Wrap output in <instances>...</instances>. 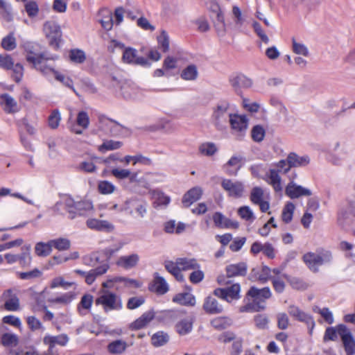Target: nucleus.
I'll return each instance as SVG.
<instances>
[{"label":"nucleus","instance_id":"3","mask_svg":"<svg viewBox=\"0 0 355 355\" xmlns=\"http://www.w3.org/2000/svg\"><path fill=\"white\" fill-rule=\"evenodd\" d=\"M272 293L269 287L262 288L251 286L246 293L243 301L245 304L239 307L240 313L260 312L266 308V301L270 299Z\"/></svg>","mask_w":355,"mask_h":355},{"label":"nucleus","instance_id":"24","mask_svg":"<svg viewBox=\"0 0 355 355\" xmlns=\"http://www.w3.org/2000/svg\"><path fill=\"white\" fill-rule=\"evenodd\" d=\"M149 288L157 294L164 295L168 291V285L164 277L159 276L157 272H155L153 284Z\"/></svg>","mask_w":355,"mask_h":355},{"label":"nucleus","instance_id":"15","mask_svg":"<svg viewBox=\"0 0 355 355\" xmlns=\"http://www.w3.org/2000/svg\"><path fill=\"white\" fill-rule=\"evenodd\" d=\"M229 82L235 93L240 96L243 94L242 89H248L252 85V80L243 73L232 75Z\"/></svg>","mask_w":355,"mask_h":355},{"label":"nucleus","instance_id":"37","mask_svg":"<svg viewBox=\"0 0 355 355\" xmlns=\"http://www.w3.org/2000/svg\"><path fill=\"white\" fill-rule=\"evenodd\" d=\"M169 336L167 333L164 331H157L151 337L152 345L155 347H161L168 343Z\"/></svg>","mask_w":355,"mask_h":355},{"label":"nucleus","instance_id":"29","mask_svg":"<svg viewBox=\"0 0 355 355\" xmlns=\"http://www.w3.org/2000/svg\"><path fill=\"white\" fill-rule=\"evenodd\" d=\"M173 302L183 306H193L196 304V298L190 293H180L173 297Z\"/></svg>","mask_w":355,"mask_h":355},{"label":"nucleus","instance_id":"2","mask_svg":"<svg viewBox=\"0 0 355 355\" xmlns=\"http://www.w3.org/2000/svg\"><path fill=\"white\" fill-rule=\"evenodd\" d=\"M21 47L26 53V61L32 64L33 68L39 71L42 75L47 76L53 70V66L47 64L50 60H55L57 57L49 56L46 52L42 51L41 46L34 42L25 41Z\"/></svg>","mask_w":355,"mask_h":355},{"label":"nucleus","instance_id":"33","mask_svg":"<svg viewBox=\"0 0 355 355\" xmlns=\"http://www.w3.org/2000/svg\"><path fill=\"white\" fill-rule=\"evenodd\" d=\"M18 262L21 267L29 266L31 263V245H25L21 248V252L17 254Z\"/></svg>","mask_w":355,"mask_h":355},{"label":"nucleus","instance_id":"1","mask_svg":"<svg viewBox=\"0 0 355 355\" xmlns=\"http://www.w3.org/2000/svg\"><path fill=\"white\" fill-rule=\"evenodd\" d=\"M59 197L60 200L53 205L52 210L55 214H68V218L71 220L85 215L93 207L91 202L75 201L72 196L67 193H60Z\"/></svg>","mask_w":355,"mask_h":355},{"label":"nucleus","instance_id":"8","mask_svg":"<svg viewBox=\"0 0 355 355\" xmlns=\"http://www.w3.org/2000/svg\"><path fill=\"white\" fill-rule=\"evenodd\" d=\"M247 272L248 264L246 262L241 261L229 264L225 267V276H219L217 280L220 284H230V281H225V278L245 277Z\"/></svg>","mask_w":355,"mask_h":355},{"label":"nucleus","instance_id":"36","mask_svg":"<svg viewBox=\"0 0 355 355\" xmlns=\"http://www.w3.org/2000/svg\"><path fill=\"white\" fill-rule=\"evenodd\" d=\"M124 245V243L121 241H119L117 243H114L113 245L105 248L102 250V253L106 257V262L108 263L110 259L117 253Z\"/></svg>","mask_w":355,"mask_h":355},{"label":"nucleus","instance_id":"7","mask_svg":"<svg viewBox=\"0 0 355 355\" xmlns=\"http://www.w3.org/2000/svg\"><path fill=\"white\" fill-rule=\"evenodd\" d=\"M101 128L105 131H107L112 137H125L131 134L129 128L120 124L116 121L106 118L105 116L99 117Z\"/></svg>","mask_w":355,"mask_h":355},{"label":"nucleus","instance_id":"11","mask_svg":"<svg viewBox=\"0 0 355 355\" xmlns=\"http://www.w3.org/2000/svg\"><path fill=\"white\" fill-rule=\"evenodd\" d=\"M241 285L239 283L233 284L227 288H218L214 290L215 296L231 302L233 300H238L241 298Z\"/></svg>","mask_w":355,"mask_h":355},{"label":"nucleus","instance_id":"38","mask_svg":"<svg viewBox=\"0 0 355 355\" xmlns=\"http://www.w3.org/2000/svg\"><path fill=\"white\" fill-rule=\"evenodd\" d=\"M0 15L8 22L13 19L11 5L4 0H0Z\"/></svg>","mask_w":355,"mask_h":355},{"label":"nucleus","instance_id":"58","mask_svg":"<svg viewBox=\"0 0 355 355\" xmlns=\"http://www.w3.org/2000/svg\"><path fill=\"white\" fill-rule=\"evenodd\" d=\"M17 342V337L15 334L5 333L1 336V343L4 346L10 347L16 345Z\"/></svg>","mask_w":355,"mask_h":355},{"label":"nucleus","instance_id":"9","mask_svg":"<svg viewBox=\"0 0 355 355\" xmlns=\"http://www.w3.org/2000/svg\"><path fill=\"white\" fill-rule=\"evenodd\" d=\"M182 313L178 310H166L160 313L159 315H155V313L153 311L144 312L139 318L147 326L155 318L159 321L166 322L169 320H175L180 317Z\"/></svg>","mask_w":355,"mask_h":355},{"label":"nucleus","instance_id":"51","mask_svg":"<svg viewBox=\"0 0 355 355\" xmlns=\"http://www.w3.org/2000/svg\"><path fill=\"white\" fill-rule=\"evenodd\" d=\"M263 190L259 187H254L250 192V199L254 205H257L263 200Z\"/></svg>","mask_w":355,"mask_h":355},{"label":"nucleus","instance_id":"35","mask_svg":"<svg viewBox=\"0 0 355 355\" xmlns=\"http://www.w3.org/2000/svg\"><path fill=\"white\" fill-rule=\"evenodd\" d=\"M0 101L1 104H5V110L7 112L11 113L16 111L17 102L8 94H3L0 96Z\"/></svg>","mask_w":355,"mask_h":355},{"label":"nucleus","instance_id":"26","mask_svg":"<svg viewBox=\"0 0 355 355\" xmlns=\"http://www.w3.org/2000/svg\"><path fill=\"white\" fill-rule=\"evenodd\" d=\"M139 261V257L137 254H132L128 256H121L116 261V265L125 270L131 269L135 267Z\"/></svg>","mask_w":355,"mask_h":355},{"label":"nucleus","instance_id":"54","mask_svg":"<svg viewBox=\"0 0 355 355\" xmlns=\"http://www.w3.org/2000/svg\"><path fill=\"white\" fill-rule=\"evenodd\" d=\"M17 274L18 277L21 279H33L40 277L42 272L39 269L35 268L28 272H18Z\"/></svg>","mask_w":355,"mask_h":355},{"label":"nucleus","instance_id":"48","mask_svg":"<svg viewBox=\"0 0 355 355\" xmlns=\"http://www.w3.org/2000/svg\"><path fill=\"white\" fill-rule=\"evenodd\" d=\"M266 135V131L263 127L261 125H254L251 131L252 139L254 141L261 142L263 140Z\"/></svg>","mask_w":355,"mask_h":355},{"label":"nucleus","instance_id":"20","mask_svg":"<svg viewBox=\"0 0 355 355\" xmlns=\"http://www.w3.org/2000/svg\"><path fill=\"white\" fill-rule=\"evenodd\" d=\"M229 108L230 104L226 101H223L218 103L213 113V118L216 121V125L227 121L230 114L228 113Z\"/></svg>","mask_w":355,"mask_h":355},{"label":"nucleus","instance_id":"30","mask_svg":"<svg viewBox=\"0 0 355 355\" xmlns=\"http://www.w3.org/2000/svg\"><path fill=\"white\" fill-rule=\"evenodd\" d=\"M193 318L192 317H187L181 319L176 324V331L180 335H186L190 333L193 329Z\"/></svg>","mask_w":355,"mask_h":355},{"label":"nucleus","instance_id":"5","mask_svg":"<svg viewBox=\"0 0 355 355\" xmlns=\"http://www.w3.org/2000/svg\"><path fill=\"white\" fill-rule=\"evenodd\" d=\"M95 304L102 306L106 313L112 311H120L123 308L120 295L109 290L101 289L99 296L96 299Z\"/></svg>","mask_w":355,"mask_h":355},{"label":"nucleus","instance_id":"44","mask_svg":"<svg viewBox=\"0 0 355 355\" xmlns=\"http://www.w3.org/2000/svg\"><path fill=\"white\" fill-rule=\"evenodd\" d=\"M35 251L39 257H46L51 252L52 247L49 241L46 243L39 242L35 245Z\"/></svg>","mask_w":355,"mask_h":355},{"label":"nucleus","instance_id":"10","mask_svg":"<svg viewBox=\"0 0 355 355\" xmlns=\"http://www.w3.org/2000/svg\"><path fill=\"white\" fill-rule=\"evenodd\" d=\"M229 121L232 134L239 140L245 135L248 125V119L245 115L230 114Z\"/></svg>","mask_w":355,"mask_h":355},{"label":"nucleus","instance_id":"45","mask_svg":"<svg viewBox=\"0 0 355 355\" xmlns=\"http://www.w3.org/2000/svg\"><path fill=\"white\" fill-rule=\"evenodd\" d=\"M83 263L85 266L96 268L97 264L101 263L99 252H94L84 256L83 257Z\"/></svg>","mask_w":355,"mask_h":355},{"label":"nucleus","instance_id":"55","mask_svg":"<svg viewBox=\"0 0 355 355\" xmlns=\"http://www.w3.org/2000/svg\"><path fill=\"white\" fill-rule=\"evenodd\" d=\"M25 10L28 16L31 18H33L38 15L39 7L35 1H29L25 3Z\"/></svg>","mask_w":355,"mask_h":355},{"label":"nucleus","instance_id":"39","mask_svg":"<svg viewBox=\"0 0 355 355\" xmlns=\"http://www.w3.org/2000/svg\"><path fill=\"white\" fill-rule=\"evenodd\" d=\"M269 184H271L276 192H280L282 190L281 184V178L279 173L273 168L269 171Z\"/></svg>","mask_w":355,"mask_h":355},{"label":"nucleus","instance_id":"23","mask_svg":"<svg viewBox=\"0 0 355 355\" xmlns=\"http://www.w3.org/2000/svg\"><path fill=\"white\" fill-rule=\"evenodd\" d=\"M202 190L200 187H196L189 189L182 197V204L185 207H190L193 203L198 201L202 196Z\"/></svg>","mask_w":355,"mask_h":355},{"label":"nucleus","instance_id":"25","mask_svg":"<svg viewBox=\"0 0 355 355\" xmlns=\"http://www.w3.org/2000/svg\"><path fill=\"white\" fill-rule=\"evenodd\" d=\"M203 309L206 313L209 314H218L223 312V306L219 304L217 300L212 297L208 296L205 298Z\"/></svg>","mask_w":355,"mask_h":355},{"label":"nucleus","instance_id":"19","mask_svg":"<svg viewBox=\"0 0 355 355\" xmlns=\"http://www.w3.org/2000/svg\"><path fill=\"white\" fill-rule=\"evenodd\" d=\"M285 193L291 199L298 198L302 196H310L312 193L310 189L295 184L291 180L286 187Z\"/></svg>","mask_w":355,"mask_h":355},{"label":"nucleus","instance_id":"53","mask_svg":"<svg viewBox=\"0 0 355 355\" xmlns=\"http://www.w3.org/2000/svg\"><path fill=\"white\" fill-rule=\"evenodd\" d=\"M158 44L163 52L166 53L169 50V37L166 31L162 30L157 37Z\"/></svg>","mask_w":355,"mask_h":355},{"label":"nucleus","instance_id":"63","mask_svg":"<svg viewBox=\"0 0 355 355\" xmlns=\"http://www.w3.org/2000/svg\"><path fill=\"white\" fill-rule=\"evenodd\" d=\"M77 123L79 126L83 129H87L89 124V118L88 114L85 111H80L78 112L77 119Z\"/></svg>","mask_w":355,"mask_h":355},{"label":"nucleus","instance_id":"12","mask_svg":"<svg viewBox=\"0 0 355 355\" xmlns=\"http://www.w3.org/2000/svg\"><path fill=\"white\" fill-rule=\"evenodd\" d=\"M44 29L49 39L50 45L58 49L62 38V31L58 24L52 21H46L44 25Z\"/></svg>","mask_w":355,"mask_h":355},{"label":"nucleus","instance_id":"64","mask_svg":"<svg viewBox=\"0 0 355 355\" xmlns=\"http://www.w3.org/2000/svg\"><path fill=\"white\" fill-rule=\"evenodd\" d=\"M342 341L343 343L346 354L353 355L355 352V341L353 336L349 337V338H345Z\"/></svg>","mask_w":355,"mask_h":355},{"label":"nucleus","instance_id":"60","mask_svg":"<svg viewBox=\"0 0 355 355\" xmlns=\"http://www.w3.org/2000/svg\"><path fill=\"white\" fill-rule=\"evenodd\" d=\"M61 120L60 112L58 110H54L49 116V125L52 129H55L58 127Z\"/></svg>","mask_w":355,"mask_h":355},{"label":"nucleus","instance_id":"34","mask_svg":"<svg viewBox=\"0 0 355 355\" xmlns=\"http://www.w3.org/2000/svg\"><path fill=\"white\" fill-rule=\"evenodd\" d=\"M53 66V70L49 71V73H53L55 75V78L57 80L61 82L64 86L70 88L77 96H78V92L73 87V80L68 76H65L57 71H55V67Z\"/></svg>","mask_w":355,"mask_h":355},{"label":"nucleus","instance_id":"4","mask_svg":"<svg viewBox=\"0 0 355 355\" xmlns=\"http://www.w3.org/2000/svg\"><path fill=\"white\" fill-rule=\"evenodd\" d=\"M302 261L313 272H319V267L329 265L333 261L331 251L323 248H318L315 252H308L302 256Z\"/></svg>","mask_w":355,"mask_h":355},{"label":"nucleus","instance_id":"49","mask_svg":"<svg viewBox=\"0 0 355 355\" xmlns=\"http://www.w3.org/2000/svg\"><path fill=\"white\" fill-rule=\"evenodd\" d=\"M70 60L76 64H82L86 60L85 53L80 49H72L69 52Z\"/></svg>","mask_w":355,"mask_h":355},{"label":"nucleus","instance_id":"31","mask_svg":"<svg viewBox=\"0 0 355 355\" xmlns=\"http://www.w3.org/2000/svg\"><path fill=\"white\" fill-rule=\"evenodd\" d=\"M177 263L180 266L181 270H189L198 269L200 268V264L196 259L191 258H178Z\"/></svg>","mask_w":355,"mask_h":355},{"label":"nucleus","instance_id":"59","mask_svg":"<svg viewBox=\"0 0 355 355\" xmlns=\"http://www.w3.org/2000/svg\"><path fill=\"white\" fill-rule=\"evenodd\" d=\"M240 217L245 220H253L255 217L250 207L243 206L238 209Z\"/></svg>","mask_w":355,"mask_h":355},{"label":"nucleus","instance_id":"21","mask_svg":"<svg viewBox=\"0 0 355 355\" xmlns=\"http://www.w3.org/2000/svg\"><path fill=\"white\" fill-rule=\"evenodd\" d=\"M212 219L215 226L218 228L237 229L239 226L237 221L231 220L219 211H216L214 214Z\"/></svg>","mask_w":355,"mask_h":355},{"label":"nucleus","instance_id":"57","mask_svg":"<svg viewBox=\"0 0 355 355\" xmlns=\"http://www.w3.org/2000/svg\"><path fill=\"white\" fill-rule=\"evenodd\" d=\"M292 44L293 51L295 53L306 57L309 55V52L308 48L304 44L297 42L295 38L292 39Z\"/></svg>","mask_w":355,"mask_h":355},{"label":"nucleus","instance_id":"56","mask_svg":"<svg viewBox=\"0 0 355 355\" xmlns=\"http://www.w3.org/2000/svg\"><path fill=\"white\" fill-rule=\"evenodd\" d=\"M254 321L257 328L259 329H266L268 328L269 320L266 315L257 314L254 317Z\"/></svg>","mask_w":355,"mask_h":355},{"label":"nucleus","instance_id":"22","mask_svg":"<svg viewBox=\"0 0 355 355\" xmlns=\"http://www.w3.org/2000/svg\"><path fill=\"white\" fill-rule=\"evenodd\" d=\"M68 341L69 338L66 334H60L58 336L46 335L43 338L44 344L49 346L48 349L51 352H52V350H55V345L64 346Z\"/></svg>","mask_w":355,"mask_h":355},{"label":"nucleus","instance_id":"17","mask_svg":"<svg viewBox=\"0 0 355 355\" xmlns=\"http://www.w3.org/2000/svg\"><path fill=\"white\" fill-rule=\"evenodd\" d=\"M288 312L295 320L304 322L307 327L310 328V334H311V331L315 327V321L311 315L304 312L298 306L295 305L289 306Z\"/></svg>","mask_w":355,"mask_h":355},{"label":"nucleus","instance_id":"46","mask_svg":"<svg viewBox=\"0 0 355 355\" xmlns=\"http://www.w3.org/2000/svg\"><path fill=\"white\" fill-rule=\"evenodd\" d=\"M51 247H54L55 249L62 251L69 249L71 246V242L68 239L66 238H58L49 241Z\"/></svg>","mask_w":355,"mask_h":355},{"label":"nucleus","instance_id":"40","mask_svg":"<svg viewBox=\"0 0 355 355\" xmlns=\"http://www.w3.org/2000/svg\"><path fill=\"white\" fill-rule=\"evenodd\" d=\"M123 142L119 141H114V140H106L103 141V143L100 145L98 148V150L101 153H105L107 150H114L119 149L122 147Z\"/></svg>","mask_w":355,"mask_h":355},{"label":"nucleus","instance_id":"18","mask_svg":"<svg viewBox=\"0 0 355 355\" xmlns=\"http://www.w3.org/2000/svg\"><path fill=\"white\" fill-rule=\"evenodd\" d=\"M2 297L6 300L4 309L8 311H16L19 309V299L15 289L9 288L2 294Z\"/></svg>","mask_w":355,"mask_h":355},{"label":"nucleus","instance_id":"6","mask_svg":"<svg viewBox=\"0 0 355 355\" xmlns=\"http://www.w3.org/2000/svg\"><path fill=\"white\" fill-rule=\"evenodd\" d=\"M148 204L146 201L137 198H132L125 201L119 209L135 218H144L147 213Z\"/></svg>","mask_w":355,"mask_h":355},{"label":"nucleus","instance_id":"32","mask_svg":"<svg viewBox=\"0 0 355 355\" xmlns=\"http://www.w3.org/2000/svg\"><path fill=\"white\" fill-rule=\"evenodd\" d=\"M127 347L125 341L116 340L108 344L107 350L112 354H121L126 350Z\"/></svg>","mask_w":355,"mask_h":355},{"label":"nucleus","instance_id":"43","mask_svg":"<svg viewBox=\"0 0 355 355\" xmlns=\"http://www.w3.org/2000/svg\"><path fill=\"white\" fill-rule=\"evenodd\" d=\"M198 150L201 155L210 157L218 151V148L214 143L205 142L200 145Z\"/></svg>","mask_w":355,"mask_h":355},{"label":"nucleus","instance_id":"16","mask_svg":"<svg viewBox=\"0 0 355 355\" xmlns=\"http://www.w3.org/2000/svg\"><path fill=\"white\" fill-rule=\"evenodd\" d=\"M122 59L124 62L128 64H132L146 67L150 66V62L148 60L144 57L138 56L137 51L132 47L125 48Z\"/></svg>","mask_w":355,"mask_h":355},{"label":"nucleus","instance_id":"61","mask_svg":"<svg viewBox=\"0 0 355 355\" xmlns=\"http://www.w3.org/2000/svg\"><path fill=\"white\" fill-rule=\"evenodd\" d=\"M273 277L271 276V269L267 266H262L260 268V276H259V282L265 284L268 280H271V278Z\"/></svg>","mask_w":355,"mask_h":355},{"label":"nucleus","instance_id":"13","mask_svg":"<svg viewBox=\"0 0 355 355\" xmlns=\"http://www.w3.org/2000/svg\"><path fill=\"white\" fill-rule=\"evenodd\" d=\"M221 187L232 198H240L244 193V184L239 181L224 178L222 180Z\"/></svg>","mask_w":355,"mask_h":355},{"label":"nucleus","instance_id":"42","mask_svg":"<svg viewBox=\"0 0 355 355\" xmlns=\"http://www.w3.org/2000/svg\"><path fill=\"white\" fill-rule=\"evenodd\" d=\"M245 158L241 155H234L227 162L226 165L230 166H237L236 170L234 172L232 170H227V173L230 175H236L237 171L241 168Z\"/></svg>","mask_w":355,"mask_h":355},{"label":"nucleus","instance_id":"27","mask_svg":"<svg viewBox=\"0 0 355 355\" xmlns=\"http://www.w3.org/2000/svg\"><path fill=\"white\" fill-rule=\"evenodd\" d=\"M87 225L89 228L98 231L110 232L114 230V225L107 220L98 219H89L87 220Z\"/></svg>","mask_w":355,"mask_h":355},{"label":"nucleus","instance_id":"47","mask_svg":"<svg viewBox=\"0 0 355 355\" xmlns=\"http://www.w3.org/2000/svg\"><path fill=\"white\" fill-rule=\"evenodd\" d=\"M1 46L6 51H12L16 48V39L13 33H9L2 39Z\"/></svg>","mask_w":355,"mask_h":355},{"label":"nucleus","instance_id":"41","mask_svg":"<svg viewBox=\"0 0 355 355\" xmlns=\"http://www.w3.org/2000/svg\"><path fill=\"white\" fill-rule=\"evenodd\" d=\"M198 73L196 66L190 64L182 70L180 77L186 80H194L197 78Z\"/></svg>","mask_w":355,"mask_h":355},{"label":"nucleus","instance_id":"52","mask_svg":"<svg viewBox=\"0 0 355 355\" xmlns=\"http://www.w3.org/2000/svg\"><path fill=\"white\" fill-rule=\"evenodd\" d=\"M295 205L292 202H288L283 209L282 214V220L288 223L292 220Z\"/></svg>","mask_w":355,"mask_h":355},{"label":"nucleus","instance_id":"62","mask_svg":"<svg viewBox=\"0 0 355 355\" xmlns=\"http://www.w3.org/2000/svg\"><path fill=\"white\" fill-rule=\"evenodd\" d=\"M107 15L103 16L99 20L102 27L106 31H110L113 27V17L110 12H107Z\"/></svg>","mask_w":355,"mask_h":355},{"label":"nucleus","instance_id":"14","mask_svg":"<svg viewBox=\"0 0 355 355\" xmlns=\"http://www.w3.org/2000/svg\"><path fill=\"white\" fill-rule=\"evenodd\" d=\"M109 268V263H103L101 266L90 270L89 272H85L79 269H76L73 272L76 274L84 277L85 282L88 285H91L94 283V282L98 277L106 273Z\"/></svg>","mask_w":355,"mask_h":355},{"label":"nucleus","instance_id":"50","mask_svg":"<svg viewBox=\"0 0 355 355\" xmlns=\"http://www.w3.org/2000/svg\"><path fill=\"white\" fill-rule=\"evenodd\" d=\"M98 191L103 195H107L112 193L116 187L107 180L100 181L98 184Z\"/></svg>","mask_w":355,"mask_h":355},{"label":"nucleus","instance_id":"28","mask_svg":"<svg viewBox=\"0 0 355 355\" xmlns=\"http://www.w3.org/2000/svg\"><path fill=\"white\" fill-rule=\"evenodd\" d=\"M288 160L291 167H303L310 163V158L308 155L299 156L295 153H290L288 155Z\"/></svg>","mask_w":355,"mask_h":355}]
</instances>
